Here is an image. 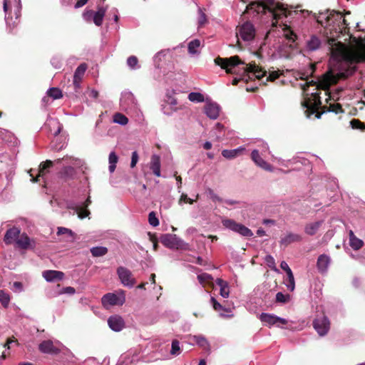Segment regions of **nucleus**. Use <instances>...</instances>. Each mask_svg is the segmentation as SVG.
<instances>
[{"mask_svg": "<svg viewBox=\"0 0 365 365\" xmlns=\"http://www.w3.org/2000/svg\"><path fill=\"white\" fill-rule=\"evenodd\" d=\"M200 46V41L194 39L188 43L187 49L190 54L194 55L198 53V48Z\"/></svg>", "mask_w": 365, "mask_h": 365, "instance_id": "c9c22d12", "label": "nucleus"}, {"mask_svg": "<svg viewBox=\"0 0 365 365\" xmlns=\"http://www.w3.org/2000/svg\"><path fill=\"white\" fill-rule=\"evenodd\" d=\"M167 102L172 106H175L178 103L177 100L171 96H168Z\"/></svg>", "mask_w": 365, "mask_h": 365, "instance_id": "0e129e2a", "label": "nucleus"}, {"mask_svg": "<svg viewBox=\"0 0 365 365\" xmlns=\"http://www.w3.org/2000/svg\"><path fill=\"white\" fill-rule=\"evenodd\" d=\"M108 324L109 327L114 331H120L125 327L123 319L119 315H113L108 318Z\"/></svg>", "mask_w": 365, "mask_h": 365, "instance_id": "a211bd4d", "label": "nucleus"}, {"mask_svg": "<svg viewBox=\"0 0 365 365\" xmlns=\"http://www.w3.org/2000/svg\"><path fill=\"white\" fill-rule=\"evenodd\" d=\"M279 27L282 29L283 36L287 40L289 43V47L291 48H295L294 43L297 38V34L294 32V31L290 28L289 26L283 24L282 25H279Z\"/></svg>", "mask_w": 365, "mask_h": 365, "instance_id": "4468645a", "label": "nucleus"}, {"mask_svg": "<svg viewBox=\"0 0 365 365\" xmlns=\"http://www.w3.org/2000/svg\"><path fill=\"white\" fill-rule=\"evenodd\" d=\"M13 290L15 292H21L23 291V284L20 282H14L13 283Z\"/></svg>", "mask_w": 365, "mask_h": 365, "instance_id": "4d7b16f0", "label": "nucleus"}, {"mask_svg": "<svg viewBox=\"0 0 365 365\" xmlns=\"http://www.w3.org/2000/svg\"><path fill=\"white\" fill-rule=\"evenodd\" d=\"M188 99L192 102H203L204 96L200 93L192 92L188 95Z\"/></svg>", "mask_w": 365, "mask_h": 365, "instance_id": "37998d69", "label": "nucleus"}, {"mask_svg": "<svg viewBox=\"0 0 365 365\" xmlns=\"http://www.w3.org/2000/svg\"><path fill=\"white\" fill-rule=\"evenodd\" d=\"M210 302L215 310L220 311L221 309H223L222 306L219 302H217L214 297H211Z\"/></svg>", "mask_w": 365, "mask_h": 365, "instance_id": "13d9d810", "label": "nucleus"}, {"mask_svg": "<svg viewBox=\"0 0 365 365\" xmlns=\"http://www.w3.org/2000/svg\"><path fill=\"white\" fill-rule=\"evenodd\" d=\"M255 36V29L250 22H245L238 29L237 32V43H240V38L244 41L250 42L254 39Z\"/></svg>", "mask_w": 365, "mask_h": 365, "instance_id": "423d86ee", "label": "nucleus"}, {"mask_svg": "<svg viewBox=\"0 0 365 365\" xmlns=\"http://www.w3.org/2000/svg\"><path fill=\"white\" fill-rule=\"evenodd\" d=\"M278 77H279L278 72L277 71H272V72L269 73V75L267 77V81H273L275 79H277Z\"/></svg>", "mask_w": 365, "mask_h": 365, "instance_id": "e2e57ef3", "label": "nucleus"}, {"mask_svg": "<svg viewBox=\"0 0 365 365\" xmlns=\"http://www.w3.org/2000/svg\"><path fill=\"white\" fill-rule=\"evenodd\" d=\"M117 274L121 284L128 287H133L135 284V279L132 272L124 267H119L117 269Z\"/></svg>", "mask_w": 365, "mask_h": 365, "instance_id": "1a4fd4ad", "label": "nucleus"}, {"mask_svg": "<svg viewBox=\"0 0 365 365\" xmlns=\"http://www.w3.org/2000/svg\"><path fill=\"white\" fill-rule=\"evenodd\" d=\"M260 2H252L249 4L248 8L253 9L257 13L268 10L273 20L272 28L277 27V21L287 16L286 9L283 5L277 3L274 0H259Z\"/></svg>", "mask_w": 365, "mask_h": 365, "instance_id": "7ed1b4c3", "label": "nucleus"}, {"mask_svg": "<svg viewBox=\"0 0 365 365\" xmlns=\"http://www.w3.org/2000/svg\"><path fill=\"white\" fill-rule=\"evenodd\" d=\"M322 222L323 221H317L307 224L304 227L305 233L311 236L315 235L322 225Z\"/></svg>", "mask_w": 365, "mask_h": 365, "instance_id": "c756f323", "label": "nucleus"}, {"mask_svg": "<svg viewBox=\"0 0 365 365\" xmlns=\"http://www.w3.org/2000/svg\"><path fill=\"white\" fill-rule=\"evenodd\" d=\"M354 44L346 46L336 41L334 38L328 41L331 49V58L336 61L339 71L330 69L322 78V84L325 88L335 84L340 78L347 77L355 70L354 63L365 62V38H354Z\"/></svg>", "mask_w": 365, "mask_h": 365, "instance_id": "f257e3e1", "label": "nucleus"}, {"mask_svg": "<svg viewBox=\"0 0 365 365\" xmlns=\"http://www.w3.org/2000/svg\"><path fill=\"white\" fill-rule=\"evenodd\" d=\"M160 242L167 247L170 249L180 248L184 242L177 237L176 235L165 234L160 237Z\"/></svg>", "mask_w": 365, "mask_h": 365, "instance_id": "9b49d317", "label": "nucleus"}, {"mask_svg": "<svg viewBox=\"0 0 365 365\" xmlns=\"http://www.w3.org/2000/svg\"><path fill=\"white\" fill-rule=\"evenodd\" d=\"M313 325L315 330L320 336L326 335L330 328L329 320L325 316L316 319L313 322Z\"/></svg>", "mask_w": 365, "mask_h": 365, "instance_id": "ddd939ff", "label": "nucleus"}, {"mask_svg": "<svg viewBox=\"0 0 365 365\" xmlns=\"http://www.w3.org/2000/svg\"><path fill=\"white\" fill-rule=\"evenodd\" d=\"M61 161H64L67 163H70L78 167L81 166L82 164V161L81 159L72 156H65L61 159L59 158L56 160L57 163H61Z\"/></svg>", "mask_w": 365, "mask_h": 365, "instance_id": "f704fd0d", "label": "nucleus"}, {"mask_svg": "<svg viewBox=\"0 0 365 365\" xmlns=\"http://www.w3.org/2000/svg\"><path fill=\"white\" fill-rule=\"evenodd\" d=\"M120 106L125 110H132L136 108L137 101L131 92L125 91L122 93Z\"/></svg>", "mask_w": 365, "mask_h": 365, "instance_id": "9d476101", "label": "nucleus"}, {"mask_svg": "<svg viewBox=\"0 0 365 365\" xmlns=\"http://www.w3.org/2000/svg\"><path fill=\"white\" fill-rule=\"evenodd\" d=\"M194 341L200 347L204 349L205 350L210 349V344L208 341L203 336H193Z\"/></svg>", "mask_w": 365, "mask_h": 365, "instance_id": "72a5a7b5", "label": "nucleus"}, {"mask_svg": "<svg viewBox=\"0 0 365 365\" xmlns=\"http://www.w3.org/2000/svg\"><path fill=\"white\" fill-rule=\"evenodd\" d=\"M289 299V294H284L282 292H278L276 294V300L278 302L285 303Z\"/></svg>", "mask_w": 365, "mask_h": 365, "instance_id": "603ef678", "label": "nucleus"}, {"mask_svg": "<svg viewBox=\"0 0 365 365\" xmlns=\"http://www.w3.org/2000/svg\"><path fill=\"white\" fill-rule=\"evenodd\" d=\"M15 245L20 249L27 250L34 248L35 247V242L26 233L20 232V235Z\"/></svg>", "mask_w": 365, "mask_h": 365, "instance_id": "2eb2a0df", "label": "nucleus"}, {"mask_svg": "<svg viewBox=\"0 0 365 365\" xmlns=\"http://www.w3.org/2000/svg\"><path fill=\"white\" fill-rule=\"evenodd\" d=\"M57 235H67L68 237L70 238V240H68L69 241H73L74 239V233L73 232V231L66 227H58Z\"/></svg>", "mask_w": 365, "mask_h": 365, "instance_id": "a19ab883", "label": "nucleus"}, {"mask_svg": "<svg viewBox=\"0 0 365 365\" xmlns=\"http://www.w3.org/2000/svg\"><path fill=\"white\" fill-rule=\"evenodd\" d=\"M301 240L302 237L299 235L288 232L281 237L279 242L282 246L287 247L291 243L300 242Z\"/></svg>", "mask_w": 365, "mask_h": 365, "instance_id": "412c9836", "label": "nucleus"}, {"mask_svg": "<svg viewBox=\"0 0 365 365\" xmlns=\"http://www.w3.org/2000/svg\"><path fill=\"white\" fill-rule=\"evenodd\" d=\"M113 122L122 125H125L128 123V119L125 115L120 113H117L113 115Z\"/></svg>", "mask_w": 365, "mask_h": 365, "instance_id": "58836bf2", "label": "nucleus"}, {"mask_svg": "<svg viewBox=\"0 0 365 365\" xmlns=\"http://www.w3.org/2000/svg\"><path fill=\"white\" fill-rule=\"evenodd\" d=\"M265 262H267V265L274 271H277V269L275 267V262L274 259L271 255H267L265 257Z\"/></svg>", "mask_w": 365, "mask_h": 365, "instance_id": "864d4df0", "label": "nucleus"}, {"mask_svg": "<svg viewBox=\"0 0 365 365\" xmlns=\"http://www.w3.org/2000/svg\"><path fill=\"white\" fill-rule=\"evenodd\" d=\"M118 161V157L117 156L115 153L111 152L109 154V157H108V162H109L108 169H109L110 173H112L114 172Z\"/></svg>", "mask_w": 365, "mask_h": 365, "instance_id": "e433bc0d", "label": "nucleus"}, {"mask_svg": "<svg viewBox=\"0 0 365 365\" xmlns=\"http://www.w3.org/2000/svg\"><path fill=\"white\" fill-rule=\"evenodd\" d=\"M39 350L44 354H57L60 352V348L53 344L51 340H45L38 346Z\"/></svg>", "mask_w": 365, "mask_h": 365, "instance_id": "6ab92c4d", "label": "nucleus"}, {"mask_svg": "<svg viewBox=\"0 0 365 365\" xmlns=\"http://www.w3.org/2000/svg\"><path fill=\"white\" fill-rule=\"evenodd\" d=\"M106 8L99 7L98 9V11L96 12H93V11H89L84 14L85 18L88 19L90 17H93L94 24L96 26H99L103 23V17L106 12Z\"/></svg>", "mask_w": 365, "mask_h": 365, "instance_id": "dca6fc26", "label": "nucleus"}, {"mask_svg": "<svg viewBox=\"0 0 365 365\" xmlns=\"http://www.w3.org/2000/svg\"><path fill=\"white\" fill-rule=\"evenodd\" d=\"M5 12V19L7 24H10L14 16L18 19L21 14V1L20 0H4L3 4Z\"/></svg>", "mask_w": 365, "mask_h": 365, "instance_id": "20e7f679", "label": "nucleus"}, {"mask_svg": "<svg viewBox=\"0 0 365 365\" xmlns=\"http://www.w3.org/2000/svg\"><path fill=\"white\" fill-rule=\"evenodd\" d=\"M280 267L284 270L287 274L290 273V272H292L291 269L289 268L288 264L285 262V261H282L280 264Z\"/></svg>", "mask_w": 365, "mask_h": 365, "instance_id": "052dcab7", "label": "nucleus"}, {"mask_svg": "<svg viewBox=\"0 0 365 365\" xmlns=\"http://www.w3.org/2000/svg\"><path fill=\"white\" fill-rule=\"evenodd\" d=\"M245 150V148L240 146L233 150H223L222 155L227 159H233L240 155Z\"/></svg>", "mask_w": 365, "mask_h": 365, "instance_id": "bb28decb", "label": "nucleus"}, {"mask_svg": "<svg viewBox=\"0 0 365 365\" xmlns=\"http://www.w3.org/2000/svg\"><path fill=\"white\" fill-rule=\"evenodd\" d=\"M222 225L226 228L232 230L235 232L240 234L245 237H252L253 235L251 230L245 227V225L237 223L235 221L230 219L222 220Z\"/></svg>", "mask_w": 365, "mask_h": 365, "instance_id": "6e6552de", "label": "nucleus"}, {"mask_svg": "<svg viewBox=\"0 0 365 365\" xmlns=\"http://www.w3.org/2000/svg\"><path fill=\"white\" fill-rule=\"evenodd\" d=\"M349 245L354 250H359L364 245V242L356 237L352 230L349 231Z\"/></svg>", "mask_w": 365, "mask_h": 365, "instance_id": "7c9ffc66", "label": "nucleus"}, {"mask_svg": "<svg viewBox=\"0 0 365 365\" xmlns=\"http://www.w3.org/2000/svg\"><path fill=\"white\" fill-rule=\"evenodd\" d=\"M331 262L330 257L327 255H321L317 259V266L318 270L322 272H326Z\"/></svg>", "mask_w": 365, "mask_h": 365, "instance_id": "393cba45", "label": "nucleus"}, {"mask_svg": "<svg viewBox=\"0 0 365 365\" xmlns=\"http://www.w3.org/2000/svg\"><path fill=\"white\" fill-rule=\"evenodd\" d=\"M207 23V16L201 8L198 9L197 24L199 27L203 26Z\"/></svg>", "mask_w": 365, "mask_h": 365, "instance_id": "79ce46f5", "label": "nucleus"}, {"mask_svg": "<svg viewBox=\"0 0 365 365\" xmlns=\"http://www.w3.org/2000/svg\"><path fill=\"white\" fill-rule=\"evenodd\" d=\"M215 63L225 69L227 73H236L241 76L240 78H235L232 80L234 86L237 85L240 80L248 81L252 78L261 79L266 73V71H262L255 63L246 64L237 56L230 58L217 57L215 59Z\"/></svg>", "mask_w": 365, "mask_h": 365, "instance_id": "f03ea898", "label": "nucleus"}, {"mask_svg": "<svg viewBox=\"0 0 365 365\" xmlns=\"http://www.w3.org/2000/svg\"><path fill=\"white\" fill-rule=\"evenodd\" d=\"M87 1H88V0H79V1L76 4L75 7H76V8L81 7V6H84V5L87 3Z\"/></svg>", "mask_w": 365, "mask_h": 365, "instance_id": "774afa93", "label": "nucleus"}, {"mask_svg": "<svg viewBox=\"0 0 365 365\" xmlns=\"http://www.w3.org/2000/svg\"><path fill=\"white\" fill-rule=\"evenodd\" d=\"M138 154L136 151L132 153L130 167L134 168L138 161Z\"/></svg>", "mask_w": 365, "mask_h": 365, "instance_id": "6e6d98bb", "label": "nucleus"}, {"mask_svg": "<svg viewBox=\"0 0 365 365\" xmlns=\"http://www.w3.org/2000/svg\"><path fill=\"white\" fill-rule=\"evenodd\" d=\"M181 349L180 343L178 340L175 339L172 341L170 354L173 356H178L180 354Z\"/></svg>", "mask_w": 365, "mask_h": 365, "instance_id": "a18cd8bd", "label": "nucleus"}, {"mask_svg": "<svg viewBox=\"0 0 365 365\" xmlns=\"http://www.w3.org/2000/svg\"><path fill=\"white\" fill-rule=\"evenodd\" d=\"M68 208L74 210L78 214V217L80 219H83L90 214V212L87 209H83L81 205L75 203L68 205Z\"/></svg>", "mask_w": 365, "mask_h": 365, "instance_id": "c85d7f7f", "label": "nucleus"}, {"mask_svg": "<svg viewBox=\"0 0 365 365\" xmlns=\"http://www.w3.org/2000/svg\"><path fill=\"white\" fill-rule=\"evenodd\" d=\"M268 150H269V147H268L267 144H264L262 146V148L260 152L257 149H255L252 151L251 158L253 160V162L255 163V165H257L258 167L261 168L262 169H263L264 170H267L269 172H272L273 171L272 166L270 164H269L267 162L264 160L262 159V158L261 157V155H263L264 153H265L266 151H268Z\"/></svg>", "mask_w": 365, "mask_h": 365, "instance_id": "39448f33", "label": "nucleus"}, {"mask_svg": "<svg viewBox=\"0 0 365 365\" xmlns=\"http://www.w3.org/2000/svg\"><path fill=\"white\" fill-rule=\"evenodd\" d=\"M51 63L53 65V66L56 68H58L61 67V62L58 59V58H53L52 60H51Z\"/></svg>", "mask_w": 365, "mask_h": 365, "instance_id": "69168bd1", "label": "nucleus"}, {"mask_svg": "<svg viewBox=\"0 0 365 365\" xmlns=\"http://www.w3.org/2000/svg\"><path fill=\"white\" fill-rule=\"evenodd\" d=\"M197 279L200 284L209 283L212 280V277L207 273H202L197 276Z\"/></svg>", "mask_w": 365, "mask_h": 365, "instance_id": "de8ad7c7", "label": "nucleus"}, {"mask_svg": "<svg viewBox=\"0 0 365 365\" xmlns=\"http://www.w3.org/2000/svg\"><path fill=\"white\" fill-rule=\"evenodd\" d=\"M322 45V41L319 37L315 35L310 36L306 42V49L308 51H315L318 50Z\"/></svg>", "mask_w": 365, "mask_h": 365, "instance_id": "5701e85b", "label": "nucleus"}, {"mask_svg": "<svg viewBox=\"0 0 365 365\" xmlns=\"http://www.w3.org/2000/svg\"><path fill=\"white\" fill-rule=\"evenodd\" d=\"M76 292V290L73 287H64L62 291H61V293H63V294H73L74 293Z\"/></svg>", "mask_w": 365, "mask_h": 365, "instance_id": "680f3d73", "label": "nucleus"}, {"mask_svg": "<svg viewBox=\"0 0 365 365\" xmlns=\"http://www.w3.org/2000/svg\"><path fill=\"white\" fill-rule=\"evenodd\" d=\"M107 252L108 249L106 247H94L91 249V253L93 257H102Z\"/></svg>", "mask_w": 365, "mask_h": 365, "instance_id": "4c0bfd02", "label": "nucleus"}, {"mask_svg": "<svg viewBox=\"0 0 365 365\" xmlns=\"http://www.w3.org/2000/svg\"><path fill=\"white\" fill-rule=\"evenodd\" d=\"M208 194L210 195V197L212 200V201L222 202L223 200L221 197H220L217 195H216L212 190L209 189Z\"/></svg>", "mask_w": 365, "mask_h": 365, "instance_id": "5fc2aeb1", "label": "nucleus"}, {"mask_svg": "<svg viewBox=\"0 0 365 365\" xmlns=\"http://www.w3.org/2000/svg\"><path fill=\"white\" fill-rule=\"evenodd\" d=\"M47 94L54 100L59 99L63 96L61 91L59 88L55 87L48 89Z\"/></svg>", "mask_w": 365, "mask_h": 365, "instance_id": "ea45409f", "label": "nucleus"}, {"mask_svg": "<svg viewBox=\"0 0 365 365\" xmlns=\"http://www.w3.org/2000/svg\"><path fill=\"white\" fill-rule=\"evenodd\" d=\"M259 319L263 323L266 324L268 326H274L276 325L279 327L282 325H285L287 324V320L277 317L274 314H267V313H262L259 315Z\"/></svg>", "mask_w": 365, "mask_h": 365, "instance_id": "f8f14e48", "label": "nucleus"}, {"mask_svg": "<svg viewBox=\"0 0 365 365\" xmlns=\"http://www.w3.org/2000/svg\"><path fill=\"white\" fill-rule=\"evenodd\" d=\"M287 282L286 283V286L288 289H289L291 292H293L295 288V282H294V278L292 272H290L287 274Z\"/></svg>", "mask_w": 365, "mask_h": 365, "instance_id": "49530a36", "label": "nucleus"}, {"mask_svg": "<svg viewBox=\"0 0 365 365\" xmlns=\"http://www.w3.org/2000/svg\"><path fill=\"white\" fill-rule=\"evenodd\" d=\"M125 302V292L120 290L118 294L108 293L102 297V304L106 308L113 305H123Z\"/></svg>", "mask_w": 365, "mask_h": 365, "instance_id": "0eeeda50", "label": "nucleus"}, {"mask_svg": "<svg viewBox=\"0 0 365 365\" xmlns=\"http://www.w3.org/2000/svg\"><path fill=\"white\" fill-rule=\"evenodd\" d=\"M150 169L153 171V174L160 177V158L158 155H153L151 156L150 165Z\"/></svg>", "mask_w": 365, "mask_h": 365, "instance_id": "a878e982", "label": "nucleus"}, {"mask_svg": "<svg viewBox=\"0 0 365 365\" xmlns=\"http://www.w3.org/2000/svg\"><path fill=\"white\" fill-rule=\"evenodd\" d=\"M216 284L220 287V295L223 298H227L230 294L229 286L227 282L222 279H217Z\"/></svg>", "mask_w": 365, "mask_h": 365, "instance_id": "2f4dec72", "label": "nucleus"}, {"mask_svg": "<svg viewBox=\"0 0 365 365\" xmlns=\"http://www.w3.org/2000/svg\"><path fill=\"white\" fill-rule=\"evenodd\" d=\"M182 202L192 204L194 200L191 198H189L186 194H182L179 200V204L180 205Z\"/></svg>", "mask_w": 365, "mask_h": 365, "instance_id": "bf43d9fd", "label": "nucleus"}, {"mask_svg": "<svg viewBox=\"0 0 365 365\" xmlns=\"http://www.w3.org/2000/svg\"><path fill=\"white\" fill-rule=\"evenodd\" d=\"M43 278L49 282L63 279L64 274L56 270H46L43 272Z\"/></svg>", "mask_w": 365, "mask_h": 365, "instance_id": "4be33fe9", "label": "nucleus"}, {"mask_svg": "<svg viewBox=\"0 0 365 365\" xmlns=\"http://www.w3.org/2000/svg\"><path fill=\"white\" fill-rule=\"evenodd\" d=\"M20 229L16 227H13L7 230L4 237V242L6 245H11L16 243L19 236L20 235Z\"/></svg>", "mask_w": 365, "mask_h": 365, "instance_id": "f3484780", "label": "nucleus"}, {"mask_svg": "<svg viewBox=\"0 0 365 365\" xmlns=\"http://www.w3.org/2000/svg\"><path fill=\"white\" fill-rule=\"evenodd\" d=\"M53 165V162L51 160H46L45 163H41L39 166L38 175L36 178H32L31 181L33 182H37L38 180V178L43 177L46 173V169L51 167Z\"/></svg>", "mask_w": 365, "mask_h": 365, "instance_id": "473e14b6", "label": "nucleus"}, {"mask_svg": "<svg viewBox=\"0 0 365 365\" xmlns=\"http://www.w3.org/2000/svg\"><path fill=\"white\" fill-rule=\"evenodd\" d=\"M87 69L86 63H82L77 67L73 75V85L76 88H80L81 79Z\"/></svg>", "mask_w": 365, "mask_h": 365, "instance_id": "aec40b11", "label": "nucleus"}, {"mask_svg": "<svg viewBox=\"0 0 365 365\" xmlns=\"http://www.w3.org/2000/svg\"><path fill=\"white\" fill-rule=\"evenodd\" d=\"M10 299V295L7 292L0 290V302L4 307H8Z\"/></svg>", "mask_w": 365, "mask_h": 365, "instance_id": "c03bdc74", "label": "nucleus"}, {"mask_svg": "<svg viewBox=\"0 0 365 365\" xmlns=\"http://www.w3.org/2000/svg\"><path fill=\"white\" fill-rule=\"evenodd\" d=\"M351 128L354 129L364 130L365 125L359 120L353 119L350 122Z\"/></svg>", "mask_w": 365, "mask_h": 365, "instance_id": "3c124183", "label": "nucleus"}, {"mask_svg": "<svg viewBox=\"0 0 365 365\" xmlns=\"http://www.w3.org/2000/svg\"><path fill=\"white\" fill-rule=\"evenodd\" d=\"M222 202L228 205H235L239 203L237 201L233 200H223Z\"/></svg>", "mask_w": 365, "mask_h": 365, "instance_id": "338daca9", "label": "nucleus"}, {"mask_svg": "<svg viewBox=\"0 0 365 365\" xmlns=\"http://www.w3.org/2000/svg\"><path fill=\"white\" fill-rule=\"evenodd\" d=\"M148 221L150 225L156 227L159 225V220L157 218L154 212H151L148 215Z\"/></svg>", "mask_w": 365, "mask_h": 365, "instance_id": "8fccbe9b", "label": "nucleus"}, {"mask_svg": "<svg viewBox=\"0 0 365 365\" xmlns=\"http://www.w3.org/2000/svg\"><path fill=\"white\" fill-rule=\"evenodd\" d=\"M138 58L135 56H131L127 59V64L132 69L138 68Z\"/></svg>", "mask_w": 365, "mask_h": 365, "instance_id": "09e8293b", "label": "nucleus"}, {"mask_svg": "<svg viewBox=\"0 0 365 365\" xmlns=\"http://www.w3.org/2000/svg\"><path fill=\"white\" fill-rule=\"evenodd\" d=\"M49 128L50 132L55 136L58 135L62 129V125L58 122L57 119L51 118L47 121L46 124Z\"/></svg>", "mask_w": 365, "mask_h": 365, "instance_id": "cd10ccee", "label": "nucleus"}, {"mask_svg": "<svg viewBox=\"0 0 365 365\" xmlns=\"http://www.w3.org/2000/svg\"><path fill=\"white\" fill-rule=\"evenodd\" d=\"M205 112L211 119H217L220 113V106L215 103H207L205 107Z\"/></svg>", "mask_w": 365, "mask_h": 365, "instance_id": "b1692460", "label": "nucleus"}]
</instances>
